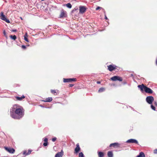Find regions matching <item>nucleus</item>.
Returning a JSON list of instances; mask_svg holds the SVG:
<instances>
[{
	"instance_id": "f257e3e1",
	"label": "nucleus",
	"mask_w": 157,
	"mask_h": 157,
	"mask_svg": "<svg viewBox=\"0 0 157 157\" xmlns=\"http://www.w3.org/2000/svg\"><path fill=\"white\" fill-rule=\"evenodd\" d=\"M10 115L11 117L15 119H20L24 115V110L18 104H15L10 109Z\"/></svg>"
},
{
	"instance_id": "f03ea898",
	"label": "nucleus",
	"mask_w": 157,
	"mask_h": 157,
	"mask_svg": "<svg viewBox=\"0 0 157 157\" xmlns=\"http://www.w3.org/2000/svg\"><path fill=\"white\" fill-rule=\"evenodd\" d=\"M0 18L2 20H3L5 21L7 23H10V21L7 19L5 16L4 14L3 13V12H1L0 13Z\"/></svg>"
},
{
	"instance_id": "7ed1b4c3",
	"label": "nucleus",
	"mask_w": 157,
	"mask_h": 157,
	"mask_svg": "<svg viewBox=\"0 0 157 157\" xmlns=\"http://www.w3.org/2000/svg\"><path fill=\"white\" fill-rule=\"evenodd\" d=\"M67 12L62 9L61 11L60 14L59 15V18H63L67 17Z\"/></svg>"
},
{
	"instance_id": "20e7f679",
	"label": "nucleus",
	"mask_w": 157,
	"mask_h": 157,
	"mask_svg": "<svg viewBox=\"0 0 157 157\" xmlns=\"http://www.w3.org/2000/svg\"><path fill=\"white\" fill-rule=\"evenodd\" d=\"M154 100V98L152 96H147L146 98V101L149 104H151L153 101Z\"/></svg>"
},
{
	"instance_id": "39448f33",
	"label": "nucleus",
	"mask_w": 157,
	"mask_h": 157,
	"mask_svg": "<svg viewBox=\"0 0 157 157\" xmlns=\"http://www.w3.org/2000/svg\"><path fill=\"white\" fill-rule=\"evenodd\" d=\"M76 81L75 78H63L64 82H69L73 81L75 82Z\"/></svg>"
},
{
	"instance_id": "423d86ee",
	"label": "nucleus",
	"mask_w": 157,
	"mask_h": 157,
	"mask_svg": "<svg viewBox=\"0 0 157 157\" xmlns=\"http://www.w3.org/2000/svg\"><path fill=\"white\" fill-rule=\"evenodd\" d=\"M86 8L84 6H81L79 7V13H83L86 10Z\"/></svg>"
},
{
	"instance_id": "0eeeda50",
	"label": "nucleus",
	"mask_w": 157,
	"mask_h": 157,
	"mask_svg": "<svg viewBox=\"0 0 157 157\" xmlns=\"http://www.w3.org/2000/svg\"><path fill=\"white\" fill-rule=\"evenodd\" d=\"M111 79L113 81H116L118 80L120 81H122V78L121 77L118 76H113L111 78Z\"/></svg>"
},
{
	"instance_id": "6e6552de",
	"label": "nucleus",
	"mask_w": 157,
	"mask_h": 157,
	"mask_svg": "<svg viewBox=\"0 0 157 157\" xmlns=\"http://www.w3.org/2000/svg\"><path fill=\"white\" fill-rule=\"evenodd\" d=\"M116 67L117 66L116 65H110L108 66V69L109 71H111L115 69Z\"/></svg>"
},
{
	"instance_id": "1a4fd4ad",
	"label": "nucleus",
	"mask_w": 157,
	"mask_h": 157,
	"mask_svg": "<svg viewBox=\"0 0 157 157\" xmlns=\"http://www.w3.org/2000/svg\"><path fill=\"white\" fill-rule=\"evenodd\" d=\"M126 142L127 143H135L137 144L138 143V141L136 140L132 139L128 140L126 141Z\"/></svg>"
},
{
	"instance_id": "9d476101",
	"label": "nucleus",
	"mask_w": 157,
	"mask_h": 157,
	"mask_svg": "<svg viewBox=\"0 0 157 157\" xmlns=\"http://www.w3.org/2000/svg\"><path fill=\"white\" fill-rule=\"evenodd\" d=\"M144 90L145 92L146 93L152 94L153 92L151 89L146 86L144 87Z\"/></svg>"
},
{
	"instance_id": "9b49d317",
	"label": "nucleus",
	"mask_w": 157,
	"mask_h": 157,
	"mask_svg": "<svg viewBox=\"0 0 157 157\" xmlns=\"http://www.w3.org/2000/svg\"><path fill=\"white\" fill-rule=\"evenodd\" d=\"M5 149L7 151L9 152L10 153H13L15 152L14 149L13 148H11L10 147H5Z\"/></svg>"
},
{
	"instance_id": "f8f14e48",
	"label": "nucleus",
	"mask_w": 157,
	"mask_h": 157,
	"mask_svg": "<svg viewBox=\"0 0 157 157\" xmlns=\"http://www.w3.org/2000/svg\"><path fill=\"white\" fill-rule=\"evenodd\" d=\"M80 148L79 147V144L78 143L76 145V147L75 149L74 153L75 154H77L80 151Z\"/></svg>"
},
{
	"instance_id": "ddd939ff",
	"label": "nucleus",
	"mask_w": 157,
	"mask_h": 157,
	"mask_svg": "<svg viewBox=\"0 0 157 157\" xmlns=\"http://www.w3.org/2000/svg\"><path fill=\"white\" fill-rule=\"evenodd\" d=\"M63 155V152L62 150L60 152L57 153L55 155V157H62Z\"/></svg>"
},
{
	"instance_id": "4468645a",
	"label": "nucleus",
	"mask_w": 157,
	"mask_h": 157,
	"mask_svg": "<svg viewBox=\"0 0 157 157\" xmlns=\"http://www.w3.org/2000/svg\"><path fill=\"white\" fill-rule=\"evenodd\" d=\"M119 144L117 143H115L111 144L109 145L110 147H119Z\"/></svg>"
},
{
	"instance_id": "2eb2a0df",
	"label": "nucleus",
	"mask_w": 157,
	"mask_h": 157,
	"mask_svg": "<svg viewBox=\"0 0 157 157\" xmlns=\"http://www.w3.org/2000/svg\"><path fill=\"white\" fill-rule=\"evenodd\" d=\"M146 86H144L143 84H142L141 85H139L138 86V87L140 89L141 91H143V89L144 90V87Z\"/></svg>"
},
{
	"instance_id": "dca6fc26",
	"label": "nucleus",
	"mask_w": 157,
	"mask_h": 157,
	"mask_svg": "<svg viewBox=\"0 0 157 157\" xmlns=\"http://www.w3.org/2000/svg\"><path fill=\"white\" fill-rule=\"evenodd\" d=\"M52 100V97H49L46 98L45 100H43L42 101L44 102H49L51 101Z\"/></svg>"
},
{
	"instance_id": "f3484780",
	"label": "nucleus",
	"mask_w": 157,
	"mask_h": 157,
	"mask_svg": "<svg viewBox=\"0 0 157 157\" xmlns=\"http://www.w3.org/2000/svg\"><path fill=\"white\" fill-rule=\"evenodd\" d=\"M25 98V97L24 96V95H23L21 97H19L18 96L15 97V98L16 99L19 101H21L24 98Z\"/></svg>"
},
{
	"instance_id": "a211bd4d",
	"label": "nucleus",
	"mask_w": 157,
	"mask_h": 157,
	"mask_svg": "<svg viewBox=\"0 0 157 157\" xmlns=\"http://www.w3.org/2000/svg\"><path fill=\"white\" fill-rule=\"evenodd\" d=\"M32 151L30 150H28V152L27 153L25 151L23 152V154L25 155H29Z\"/></svg>"
},
{
	"instance_id": "6ab92c4d",
	"label": "nucleus",
	"mask_w": 157,
	"mask_h": 157,
	"mask_svg": "<svg viewBox=\"0 0 157 157\" xmlns=\"http://www.w3.org/2000/svg\"><path fill=\"white\" fill-rule=\"evenodd\" d=\"M51 92L54 94L55 95H56L57 94V93H59V91L57 90V91L55 90H51Z\"/></svg>"
},
{
	"instance_id": "aec40b11",
	"label": "nucleus",
	"mask_w": 157,
	"mask_h": 157,
	"mask_svg": "<svg viewBox=\"0 0 157 157\" xmlns=\"http://www.w3.org/2000/svg\"><path fill=\"white\" fill-rule=\"evenodd\" d=\"M10 38L13 40H15L17 39V37L16 36L14 35H11L10 36Z\"/></svg>"
},
{
	"instance_id": "412c9836",
	"label": "nucleus",
	"mask_w": 157,
	"mask_h": 157,
	"mask_svg": "<svg viewBox=\"0 0 157 157\" xmlns=\"http://www.w3.org/2000/svg\"><path fill=\"white\" fill-rule=\"evenodd\" d=\"M108 157H113V152L111 151H109L108 152Z\"/></svg>"
},
{
	"instance_id": "4be33fe9",
	"label": "nucleus",
	"mask_w": 157,
	"mask_h": 157,
	"mask_svg": "<svg viewBox=\"0 0 157 157\" xmlns=\"http://www.w3.org/2000/svg\"><path fill=\"white\" fill-rule=\"evenodd\" d=\"M65 6L69 8H71L72 7V5L70 3H68L67 4H65Z\"/></svg>"
},
{
	"instance_id": "5701e85b",
	"label": "nucleus",
	"mask_w": 157,
	"mask_h": 157,
	"mask_svg": "<svg viewBox=\"0 0 157 157\" xmlns=\"http://www.w3.org/2000/svg\"><path fill=\"white\" fill-rule=\"evenodd\" d=\"M98 155L99 157H103L104 156V154L103 152H99L98 153Z\"/></svg>"
},
{
	"instance_id": "b1692460",
	"label": "nucleus",
	"mask_w": 157,
	"mask_h": 157,
	"mask_svg": "<svg viewBox=\"0 0 157 157\" xmlns=\"http://www.w3.org/2000/svg\"><path fill=\"white\" fill-rule=\"evenodd\" d=\"M139 155L140 157H145V155L143 152H140Z\"/></svg>"
},
{
	"instance_id": "393cba45",
	"label": "nucleus",
	"mask_w": 157,
	"mask_h": 157,
	"mask_svg": "<svg viewBox=\"0 0 157 157\" xmlns=\"http://www.w3.org/2000/svg\"><path fill=\"white\" fill-rule=\"evenodd\" d=\"M105 89L103 88H101L98 90L99 92H101L104 91L105 90Z\"/></svg>"
},
{
	"instance_id": "a878e982",
	"label": "nucleus",
	"mask_w": 157,
	"mask_h": 157,
	"mask_svg": "<svg viewBox=\"0 0 157 157\" xmlns=\"http://www.w3.org/2000/svg\"><path fill=\"white\" fill-rule=\"evenodd\" d=\"M78 157H84L83 154L82 152L79 153L78 155Z\"/></svg>"
},
{
	"instance_id": "bb28decb",
	"label": "nucleus",
	"mask_w": 157,
	"mask_h": 157,
	"mask_svg": "<svg viewBox=\"0 0 157 157\" xmlns=\"http://www.w3.org/2000/svg\"><path fill=\"white\" fill-rule=\"evenodd\" d=\"M24 40L25 41H26L27 42H29V40H28V38H27V37H26V34L24 36Z\"/></svg>"
},
{
	"instance_id": "cd10ccee",
	"label": "nucleus",
	"mask_w": 157,
	"mask_h": 157,
	"mask_svg": "<svg viewBox=\"0 0 157 157\" xmlns=\"http://www.w3.org/2000/svg\"><path fill=\"white\" fill-rule=\"evenodd\" d=\"M151 108L153 110H155V107L154 106H153V105H151Z\"/></svg>"
},
{
	"instance_id": "c85d7f7f",
	"label": "nucleus",
	"mask_w": 157,
	"mask_h": 157,
	"mask_svg": "<svg viewBox=\"0 0 157 157\" xmlns=\"http://www.w3.org/2000/svg\"><path fill=\"white\" fill-rule=\"evenodd\" d=\"M3 34L4 35V36L6 37H7V36L6 34V31L5 30H4L3 31Z\"/></svg>"
},
{
	"instance_id": "c756f323",
	"label": "nucleus",
	"mask_w": 157,
	"mask_h": 157,
	"mask_svg": "<svg viewBox=\"0 0 157 157\" xmlns=\"http://www.w3.org/2000/svg\"><path fill=\"white\" fill-rule=\"evenodd\" d=\"M56 140V137H54L52 138V141L53 142H55Z\"/></svg>"
},
{
	"instance_id": "7c9ffc66",
	"label": "nucleus",
	"mask_w": 157,
	"mask_h": 157,
	"mask_svg": "<svg viewBox=\"0 0 157 157\" xmlns=\"http://www.w3.org/2000/svg\"><path fill=\"white\" fill-rule=\"evenodd\" d=\"M48 140V139L46 138H45L44 140V141L45 142H47Z\"/></svg>"
},
{
	"instance_id": "2f4dec72",
	"label": "nucleus",
	"mask_w": 157,
	"mask_h": 157,
	"mask_svg": "<svg viewBox=\"0 0 157 157\" xmlns=\"http://www.w3.org/2000/svg\"><path fill=\"white\" fill-rule=\"evenodd\" d=\"M48 142H44L43 144V145L44 146H46L48 145Z\"/></svg>"
},
{
	"instance_id": "473e14b6",
	"label": "nucleus",
	"mask_w": 157,
	"mask_h": 157,
	"mask_svg": "<svg viewBox=\"0 0 157 157\" xmlns=\"http://www.w3.org/2000/svg\"><path fill=\"white\" fill-rule=\"evenodd\" d=\"M99 9H102V8L101 7H100L99 6H98L97 7L96 9V10H99Z\"/></svg>"
},
{
	"instance_id": "72a5a7b5",
	"label": "nucleus",
	"mask_w": 157,
	"mask_h": 157,
	"mask_svg": "<svg viewBox=\"0 0 157 157\" xmlns=\"http://www.w3.org/2000/svg\"><path fill=\"white\" fill-rule=\"evenodd\" d=\"M21 47L22 48L24 49H25L26 48V46L25 45H22L21 46Z\"/></svg>"
},
{
	"instance_id": "f704fd0d",
	"label": "nucleus",
	"mask_w": 157,
	"mask_h": 157,
	"mask_svg": "<svg viewBox=\"0 0 157 157\" xmlns=\"http://www.w3.org/2000/svg\"><path fill=\"white\" fill-rule=\"evenodd\" d=\"M154 154H157V149H156L154 150Z\"/></svg>"
},
{
	"instance_id": "c9c22d12",
	"label": "nucleus",
	"mask_w": 157,
	"mask_h": 157,
	"mask_svg": "<svg viewBox=\"0 0 157 157\" xmlns=\"http://www.w3.org/2000/svg\"><path fill=\"white\" fill-rule=\"evenodd\" d=\"M17 30L16 29H12L11 30V32H17Z\"/></svg>"
},
{
	"instance_id": "e433bc0d",
	"label": "nucleus",
	"mask_w": 157,
	"mask_h": 157,
	"mask_svg": "<svg viewBox=\"0 0 157 157\" xmlns=\"http://www.w3.org/2000/svg\"><path fill=\"white\" fill-rule=\"evenodd\" d=\"M154 104L155 105L157 106V102L156 101L154 102Z\"/></svg>"
},
{
	"instance_id": "4c0bfd02",
	"label": "nucleus",
	"mask_w": 157,
	"mask_h": 157,
	"mask_svg": "<svg viewBox=\"0 0 157 157\" xmlns=\"http://www.w3.org/2000/svg\"><path fill=\"white\" fill-rule=\"evenodd\" d=\"M74 86V85L73 84H69V86L70 87H72V86Z\"/></svg>"
},
{
	"instance_id": "58836bf2",
	"label": "nucleus",
	"mask_w": 157,
	"mask_h": 157,
	"mask_svg": "<svg viewBox=\"0 0 157 157\" xmlns=\"http://www.w3.org/2000/svg\"><path fill=\"white\" fill-rule=\"evenodd\" d=\"M105 19L106 20H107L108 19L107 17L105 15Z\"/></svg>"
},
{
	"instance_id": "ea45409f",
	"label": "nucleus",
	"mask_w": 157,
	"mask_h": 157,
	"mask_svg": "<svg viewBox=\"0 0 157 157\" xmlns=\"http://www.w3.org/2000/svg\"><path fill=\"white\" fill-rule=\"evenodd\" d=\"M156 65H157V59H156Z\"/></svg>"
},
{
	"instance_id": "a19ab883",
	"label": "nucleus",
	"mask_w": 157,
	"mask_h": 157,
	"mask_svg": "<svg viewBox=\"0 0 157 157\" xmlns=\"http://www.w3.org/2000/svg\"><path fill=\"white\" fill-rule=\"evenodd\" d=\"M97 83L98 84H100V82H97Z\"/></svg>"
},
{
	"instance_id": "79ce46f5",
	"label": "nucleus",
	"mask_w": 157,
	"mask_h": 157,
	"mask_svg": "<svg viewBox=\"0 0 157 157\" xmlns=\"http://www.w3.org/2000/svg\"><path fill=\"white\" fill-rule=\"evenodd\" d=\"M136 157H140V155L137 156Z\"/></svg>"
},
{
	"instance_id": "37998d69",
	"label": "nucleus",
	"mask_w": 157,
	"mask_h": 157,
	"mask_svg": "<svg viewBox=\"0 0 157 157\" xmlns=\"http://www.w3.org/2000/svg\"><path fill=\"white\" fill-rule=\"evenodd\" d=\"M20 18H21V20H22V18L21 17H20Z\"/></svg>"
},
{
	"instance_id": "c03bdc74",
	"label": "nucleus",
	"mask_w": 157,
	"mask_h": 157,
	"mask_svg": "<svg viewBox=\"0 0 157 157\" xmlns=\"http://www.w3.org/2000/svg\"><path fill=\"white\" fill-rule=\"evenodd\" d=\"M41 107H44V106H41Z\"/></svg>"
}]
</instances>
